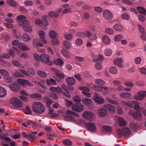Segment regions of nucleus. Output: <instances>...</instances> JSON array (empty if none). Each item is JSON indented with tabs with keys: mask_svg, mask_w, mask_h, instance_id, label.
<instances>
[{
	"mask_svg": "<svg viewBox=\"0 0 146 146\" xmlns=\"http://www.w3.org/2000/svg\"><path fill=\"white\" fill-rule=\"evenodd\" d=\"M32 109L34 112L41 114L45 111V108L41 102H36L32 105Z\"/></svg>",
	"mask_w": 146,
	"mask_h": 146,
	"instance_id": "nucleus-1",
	"label": "nucleus"
},
{
	"mask_svg": "<svg viewBox=\"0 0 146 146\" xmlns=\"http://www.w3.org/2000/svg\"><path fill=\"white\" fill-rule=\"evenodd\" d=\"M66 114L67 115L64 116V120L66 121H75V120L74 119V117L71 115H73L76 117H78L79 116V115L78 113L71 110L66 111Z\"/></svg>",
	"mask_w": 146,
	"mask_h": 146,
	"instance_id": "nucleus-2",
	"label": "nucleus"
},
{
	"mask_svg": "<svg viewBox=\"0 0 146 146\" xmlns=\"http://www.w3.org/2000/svg\"><path fill=\"white\" fill-rule=\"evenodd\" d=\"M17 18L19 21V24L20 26L24 27L29 25V22L26 19L25 17L22 15H20L17 16Z\"/></svg>",
	"mask_w": 146,
	"mask_h": 146,
	"instance_id": "nucleus-3",
	"label": "nucleus"
},
{
	"mask_svg": "<svg viewBox=\"0 0 146 146\" xmlns=\"http://www.w3.org/2000/svg\"><path fill=\"white\" fill-rule=\"evenodd\" d=\"M71 108L72 110L76 112H80L84 110V108L82 104L78 103L72 104L71 106Z\"/></svg>",
	"mask_w": 146,
	"mask_h": 146,
	"instance_id": "nucleus-4",
	"label": "nucleus"
},
{
	"mask_svg": "<svg viewBox=\"0 0 146 146\" xmlns=\"http://www.w3.org/2000/svg\"><path fill=\"white\" fill-rule=\"evenodd\" d=\"M40 59L43 62L48 65H51L52 63V62L49 60V56L46 54H41Z\"/></svg>",
	"mask_w": 146,
	"mask_h": 146,
	"instance_id": "nucleus-5",
	"label": "nucleus"
},
{
	"mask_svg": "<svg viewBox=\"0 0 146 146\" xmlns=\"http://www.w3.org/2000/svg\"><path fill=\"white\" fill-rule=\"evenodd\" d=\"M145 96H146V91H141L138 93L137 95H135L134 98L136 100L139 101L143 100Z\"/></svg>",
	"mask_w": 146,
	"mask_h": 146,
	"instance_id": "nucleus-6",
	"label": "nucleus"
},
{
	"mask_svg": "<svg viewBox=\"0 0 146 146\" xmlns=\"http://www.w3.org/2000/svg\"><path fill=\"white\" fill-rule=\"evenodd\" d=\"M105 108L104 106L103 107H101L97 110V114L100 117H104L106 116L108 111Z\"/></svg>",
	"mask_w": 146,
	"mask_h": 146,
	"instance_id": "nucleus-7",
	"label": "nucleus"
},
{
	"mask_svg": "<svg viewBox=\"0 0 146 146\" xmlns=\"http://www.w3.org/2000/svg\"><path fill=\"white\" fill-rule=\"evenodd\" d=\"M10 88L12 91L17 92L21 89L20 84L18 83H13L9 85Z\"/></svg>",
	"mask_w": 146,
	"mask_h": 146,
	"instance_id": "nucleus-8",
	"label": "nucleus"
},
{
	"mask_svg": "<svg viewBox=\"0 0 146 146\" xmlns=\"http://www.w3.org/2000/svg\"><path fill=\"white\" fill-rule=\"evenodd\" d=\"M17 81L23 86L28 85L30 87H32L33 86V83H30L29 81L25 79H18L17 80Z\"/></svg>",
	"mask_w": 146,
	"mask_h": 146,
	"instance_id": "nucleus-9",
	"label": "nucleus"
},
{
	"mask_svg": "<svg viewBox=\"0 0 146 146\" xmlns=\"http://www.w3.org/2000/svg\"><path fill=\"white\" fill-rule=\"evenodd\" d=\"M93 99L98 104H102L104 101V99L99 96L98 94L97 93H95Z\"/></svg>",
	"mask_w": 146,
	"mask_h": 146,
	"instance_id": "nucleus-10",
	"label": "nucleus"
},
{
	"mask_svg": "<svg viewBox=\"0 0 146 146\" xmlns=\"http://www.w3.org/2000/svg\"><path fill=\"white\" fill-rule=\"evenodd\" d=\"M87 129L91 132H94L96 130V127L95 125L92 123L88 122L86 123Z\"/></svg>",
	"mask_w": 146,
	"mask_h": 146,
	"instance_id": "nucleus-11",
	"label": "nucleus"
},
{
	"mask_svg": "<svg viewBox=\"0 0 146 146\" xmlns=\"http://www.w3.org/2000/svg\"><path fill=\"white\" fill-rule=\"evenodd\" d=\"M86 36L88 37L89 39L91 40H94L97 38L96 35L94 33H91L89 31H86Z\"/></svg>",
	"mask_w": 146,
	"mask_h": 146,
	"instance_id": "nucleus-12",
	"label": "nucleus"
},
{
	"mask_svg": "<svg viewBox=\"0 0 146 146\" xmlns=\"http://www.w3.org/2000/svg\"><path fill=\"white\" fill-rule=\"evenodd\" d=\"M104 18L107 20L111 19L113 17L112 14L108 10H105L103 12Z\"/></svg>",
	"mask_w": 146,
	"mask_h": 146,
	"instance_id": "nucleus-13",
	"label": "nucleus"
},
{
	"mask_svg": "<svg viewBox=\"0 0 146 146\" xmlns=\"http://www.w3.org/2000/svg\"><path fill=\"white\" fill-rule=\"evenodd\" d=\"M120 96L122 98H125L126 99H130L131 97V95L128 92H122L119 94Z\"/></svg>",
	"mask_w": 146,
	"mask_h": 146,
	"instance_id": "nucleus-14",
	"label": "nucleus"
},
{
	"mask_svg": "<svg viewBox=\"0 0 146 146\" xmlns=\"http://www.w3.org/2000/svg\"><path fill=\"white\" fill-rule=\"evenodd\" d=\"M66 82L68 84L74 85L76 84L75 79L72 77H68L66 79Z\"/></svg>",
	"mask_w": 146,
	"mask_h": 146,
	"instance_id": "nucleus-15",
	"label": "nucleus"
},
{
	"mask_svg": "<svg viewBox=\"0 0 146 146\" xmlns=\"http://www.w3.org/2000/svg\"><path fill=\"white\" fill-rule=\"evenodd\" d=\"M55 74L57 76L56 80L58 82H61L62 81V79L64 78V74L58 72H56Z\"/></svg>",
	"mask_w": 146,
	"mask_h": 146,
	"instance_id": "nucleus-16",
	"label": "nucleus"
},
{
	"mask_svg": "<svg viewBox=\"0 0 146 146\" xmlns=\"http://www.w3.org/2000/svg\"><path fill=\"white\" fill-rule=\"evenodd\" d=\"M122 58H118L114 60L113 62L115 64H116L119 67H122Z\"/></svg>",
	"mask_w": 146,
	"mask_h": 146,
	"instance_id": "nucleus-17",
	"label": "nucleus"
},
{
	"mask_svg": "<svg viewBox=\"0 0 146 146\" xmlns=\"http://www.w3.org/2000/svg\"><path fill=\"white\" fill-rule=\"evenodd\" d=\"M104 106L110 112L113 113L115 111V107L113 105L110 104H105Z\"/></svg>",
	"mask_w": 146,
	"mask_h": 146,
	"instance_id": "nucleus-18",
	"label": "nucleus"
},
{
	"mask_svg": "<svg viewBox=\"0 0 146 146\" xmlns=\"http://www.w3.org/2000/svg\"><path fill=\"white\" fill-rule=\"evenodd\" d=\"M46 82L47 85L49 86H51L53 85L57 84L56 80L52 78H50L49 79H46Z\"/></svg>",
	"mask_w": 146,
	"mask_h": 146,
	"instance_id": "nucleus-19",
	"label": "nucleus"
},
{
	"mask_svg": "<svg viewBox=\"0 0 146 146\" xmlns=\"http://www.w3.org/2000/svg\"><path fill=\"white\" fill-rule=\"evenodd\" d=\"M122 134L124 135L127 138L128 137H127V135H130V131L129 128L127 127H125L123 128L122 130Z\"/></svg>",
	"mask_w": 146,
	"mask_h": 146,
	"instance_id": "nucleus-20",
	"label": "nucleus"
},
{
	"mask_svg": "<svg viewBox=\"0 0 146 146\" xmlns=\"http://www.w3.org/2000/svg\"><path fill=\"white\" fill-rule=\"evenodd\" d=\"M45 102L46 103V106L47 107H50L53 101L47 96H45L44 98Z\"/></svg>",
	"mask_w": 146,
	"mask_h": 146,
	"instance_id": "nucleus-21",
	"label": "nucleus"
},
{
	"mask_svg": "<svg viewBox=\"0 0 146 146\" xmlns=\"http://www.w3.org/2000/svg\"><path fill=\"white\" fill-rule=\"evenodd\" d=\"M61 52L63 56L66 58H70V56L68 50L65 49H63L61 50Z\"/></svg>",
	"mask_w": 146,
	"mask_h": 146,
	"instance_id": "nucleus-22",
	"label": "nucleus"
},
{
	"mask_svg": "<svg viewBox=\"0 0 146 146\" xmlns=\"http://www.w3.org/2000/svg\"><path fill=\"white\" fill-rule=\"evenodd\" d=\"M133 117L134 118L136 119H139L142 118V113L138 111L136 112H134L133 114Z\"/></svg>",
	"mask_w": 146,
	"mask_h": 146,
	"instance_id": "nucleus-23",
	"label": "nucleus"
},
{
	"mask_svg": "<svg viewBox=\"0 0 146 146\" xmlns=\"http://www.w3.org/2000/svg\"><path fill=\"white\" fill-rule=\"evenodd\" d=\"M48 18V16L47 15L44 16L42 18V24L45 26H46L48 25L49 23L47 20V19Z\"/></svg>",
	"mask_w": 146,
	"mask_h": 146,
	"instance_id": "nucleus-24",
	"label": "nucleus"
},
{
	"mask_svg": "<svg viewBox=\"0 0 146 146\" xmlns=\"http://www.w3.org/2000/svg\"><path fill=\"white\" fill-rule=\"evenodd\" d=\"M50 90L53 92H56L57 93L60 94L62 92L61 88L59 87H51L50 88Z\"/></svg>",
	"mask_w": 146,
	"mask_h": 146,
	"instance_id": "nucleus-25",
	"label": "nucleus"
},
{
	"mask_svg": "<svg viewBox=\"0 0 146 146\" xmlns=\"http://www.w3.org/2000/svg\"><path fill=\"white\" fill-rule=\"evenodd\" d=\"M49 37L52 39L56 38L58 35L55 31L54 30L50 31L49 33Z\"/></svg>",
	"mask_w": 146,
	"mask_h": 146,
	"instance_id": "nucleus-26",
	"label": "nucleus"
},
{
	"mask_svg": "<svg viewBox=\"0 0 146 146\" xmlns=\"http://www.w3.org/2000/svg\"><path fill=\"white\" fill-rule=\"evenodd\" d=\"M37 134V132L36 131L32 132L31 134H28L29 136L28 140L29 141L34 140L36 138L35 135Z\"/></svg>",
	"mask_w": 146,
	"mask_h": 146,
	"instance_id": "nucleus-27",
	"label": "nucleus"
},
{
	"mask_svg": "<svg viewBox=\"0 0 146 146\" xmlns=\"http://www.w3.org/2000/svg\"><path fill=\"white\" fill-rule=\"evenodd\" d=\"M137 9L140 13L146 15V10L143 7L141 6L138 7H137Z\"/></svg>",
	"mask_w": 146,
	"mask_h": 146,
	"instance_id": "nucleus-28",
	"label": "nucleus"
},
{
	"mask_svg": "<svg viewBox=\"0 0 146 146\" xmlns=\"http://www.w3.org/2000/svg\"><path fill=\"white\" fill-rule=\"evenodd\" d=\"M139 125L135 123L132 122L130 125V128L133 131H135L136 129L139 127Z\"/></svg>",
	"mask_w": 146,
	"mask_h": 146,
	"instance_id": "nucleus-29",
	"label": "nucleus"
},
{
	"mask_svg": "<svg viewBox=\"0 0 146 146\" xmlns=\"http://www.w3.org/2000/svg\"><path fill=\"white\" fill-rule=\"evenodd\" d=\"M82 101L84 104L87 105L91 104L92 102L91 99L87 98L82 99Z\"/></svg>",
	"mask_w": 146,
	"mask_h": 146,
	"instance_id": "nucleus-30",
	"label": "nucleus"
},
{
	"mask_svg": "<svg viewBox=\"0 0 146 146\" xmlns=\"http://www.w3.org/2000/svg\"><path fill=\"white\" fill-rule=\"evenodd\" d=\"M30 97L31 98H36L39 100H40L42 98L41 95L38 93H35L31 95Z\"/></svg>",
	"mask_w": 146,
	"mask_h": 146,
	"instance_id": "nucleus-31",
	"label": "nucleus"
},
{
	"mask_svg": "<svg viewBox=\"0 0 146 146\" xmlns=\"http://www.w3.org/2000/svg\"><path fill=\"white\" fill-rule=\"evenodd\" d=\"M36 73L37 74H38L42 78H45L47 76V74L46 73L41 70H38L36 72Z\"/></svg>",
	"mask_w": 146,
	"mask_h": 146,
	"instance_id": "nucleus-32",
	"label": "nucleus"
},
{
	"mask_svg": "<svg viewBox=\"0 0 146 146\" xmlns=\"http://www.w3.org/2000/svg\"><path fill=\"white\" fill-rule=\"evenodd\" d=\"M7 2L8 5L13 7H16L17 5L16 2L13 0H7Z\"/></svg>",
	"mask_w": 146,
	"mask_h": 146,
	"instance_id": "nucleus-33",
	"label": "nucleus"
},
{
	"mask_svg": "<svg viewBox=\"0 0 146 146\" xmlns=\"http://www.w3.org/2000/svg\"><path fill=\"white\" fill-rule=\"evenodd\" d=\"M119 125L121 126H124L126 125V122L125 120L121 117L119 118Z\"/></svg>",
	"mask_w": 146,
	"mask_h": 146,
	"instance_id": "nucleus-34",
	"label": "nucleus"
},
{
	"mask_svg": "<svg viewBox=\"0 0 146 146\" xmlns=\"http://www.w3.org/2000/svg\"><path fill=\"white\" fill-rule=\"evenodd\" d=\"M6 94V92L5 90L3 87L0 86V97H3Z\"/></svg>",
	"mask_w": 146,
	"mask_h": 146,
	"instance_id": "nucleus-35",
	"label": "nucleus"
},
{
	"mask_svg": "<svg viewBox=\"0 0 146 146\" xmlns=\"http://www.w3.org/2000/svg\"><path fill=\"white\" fill-rule=\"evenodd\" d=\"M63 44L65 48L66 49H70L71 48V44L68 41H64L63 42Z\"/></svg>",
	"mask_w": 146,
	"mask_h": 146,
	"instance_id": "nucleus-36",
	"label": "nucleus"
},
{
	"mask_svg": "<svg viewBox=\"0 0 146 146\" xmlns=\"http://www.w3.org/2000/svg\"><path fill=\"white\" fill-rule=\"evenodd\" d=\"M92 112L88 111H85L82 114L83 118L87 119L90 114H92Z\"/></svg>",
	"mask_w": 146,
	"mask_h": 146,
	"instance_id": "nucleus-37",
	"label": "nucleus"
},
{
	"mask_svg": "<svg viewBox=\"0 0 146 146\" xmlns=\"http://www.w3.org/2000/svg\"><path fill=\"white\" fill-rule=\"evenodd\" d=\"M102 129H103L104 131L109 133L111 132L112 131L111 127L110 126L107 125L103 126Z\"/></svg>",
	"mask_w": 146,
	"mask_h": 146,
	"instance_id": "nucleus-38",
	"label": "nucleus"
},
{
	"mask_svg": "<svg viewBox=\"0 0 146 146\" xmlns=\"http://www.w3.org/2000/svg\"><path fill=\"white\" fill-rule=\"evenodd\" d=\"M73 99L76 104L80 103L81 102L80 97V96L76 95L73 97Z\"/></svg>",
	"mask_w": 146,
	"mask_h": 146,
	"instance_id": "nucleus-39",
	"label": "nucleus"
},
{
	"mask_svg": "<svg viewBox=\"0 0 146 146\" xmlns=\"http://www.w3.org/2000/svg\"><path fill=\"white\" fill-rule=\"evenodd\" d=\"M103 59L104 58L103 56L100 54L96 58H94L93 59V61L95 62L100 61L102 62L103 60Z\"/></svg>",
	"mask_w": 146,
	"mask_h": 146,
	"instance_id": "nucleus-40",
	"label": "nucleus"
},
{
	"mask_svg": "<svg viewBox=\"0 0 146 146\" xmlns=\"http://www.w3.org/2000/svg\"><path fill=\"white\" fill-rule=\"evenodd\" d=\"M5 135V134H1L0 135V139H3V140L7 142H9L11 141L12 140L9 137H4Z\"/></svg>",
	"mask_w": 146,
	"mask_h": 146,
	"instance_id": "nucleus-41",
	"label": "nucleus"
},
{
	"mask_svg": "<svg viewBox=\"0 0 146 146\" xmlns=\"http://www.w3.org/2000/svg\"><path fill=\"white\" fill-rule=\"evenodd\" d=\"M48 15L51 18H52L54 17L57 18L59 16V14L55 13L53 11H51L49 12Z\"/></svg>",
	"mask_w": 146,
	"mask_h": 146,
	"instance_id": "nucleus-42",
	"label": "nucleus"
},
{
	"mask_svg": "<svg viewBox=\"0 0 146 146\" xmlns=\"http://www.w3.org/2000/svg\"><path fill=\"white\" fill-rule=\"evenodd\" d=\"M92 89L97 92H101L103 90L102 87H99L97 86H93L92 87Z\"/></svg>",
	"mask_w": 146,
	"mask_h": 146,
	"instance_id": "nucleus-43",
	"label": "nucleus"
},
{
	"mask_svg": "<svg viewBox=\"0 0 146 146\" xmlns=\"http://www.w3.org/2000/svg\"><path fill=\"white\" fill-rule=\"evenodd\" d=\"M113 28L115 30L120 31L122 29V26L119 24H117L114 26Z\"/></svg>",
	"mask_w": 146,
	"mask_h": 146,
	"instance_id": "nucleus-44",
	"label": "nucleus"
},
{
	"mask_svg": "<svg viewBox=\"0 0 146 146\" xmlns=\"http://www.w3.org/2000/svg\"><path fill=\"white\" fill-rule=\"evenodd\" d=\"M96 84L99 86H101L104 85L105 82L103 80L101 79H98L95 81Z\"/></svg>",
	"mask_w": 146,
	"mask_h": 146,
	"instance_id": "nucleus-45",
	"label": "nucleus"
},
{
	"mask_svg": "<svg viewBox=\"0 0 146 146\" xmlns=\"http://www.w3.org/2000/svg\"><path fill=\"white\" fill-rule=\"evenodd\" d=\"M23 105V104L22 102L20 100L18 99V100L17 102L16 103V104H15V106L16 108H21Z\"/></svg>",
	"mask_w": 146,
	"mask_h": 146,
	"instance_id": "nucleus-46",
	"label": "nucleus"
},
{
	"mask_svg": "<svg viewBox=\"0 0 146 146\" xmlns=\"http://www.w3.org/2000/svg\"><path fill=\"white\" fill-rule=\"evenodd\" d=\"M123 38V35L121 34H120L115 36L114 39L115 41L119 42L121 39H122Z\"/></svg>",
	"mask_w": 146,
	"mask_h": 146,
	"instance_id": "nucleus-47",
	"label": "nucleus"
},
{
	"mask_svg": "<svg viewBox=\"0 0 146 146\" xmlns=\"http://www.w3.org/2000/svg\"><path fill=\"white\" fill-rule=\"evenodd\" d=\"M0 73L1 74H2L4 76V77H6L9 75L8 72L7 71V70L5 69H0Z\"/></svg>",
	"mask_w": 146,
	"mask_h": 146,
	"instance_id": "nucleus-48",
	"label": "nucleus"
},
{
	"mask_svg": "<svg viewBox=\"0 0 146 146\" xmlns=\"http://www.w3.org/2000/svg\"><path fill=\"white\" fill-rule=\"evenodd\" d=\"M103 41L106 44H109L110 42L109 38L106 36H103Z\"/></svg>",
	"mask_w": 146,
	"mask_h": 146,
	"instance_id": "nucleus-49",
	"label": "nucleus"
},
{
	"mask_svg": "<svg viewBox=\"0 0 146 146\" xmlns=\"http://www.w3.org/2000/svg\"><path fill=\"white\" fill-rule=\"evenodd\" d=\"M23 40L25 42L29 41L31 39L30 37L26 34H25L23 35Z\"/></svg>",
	"mask_w": 146,
	"mask_h": 146,
	"instance_id": "nucleus-50",
	"label": "nucleus"
},
{
	"mask_svg": "<svg viewBox=\"0 0 146 146\" xmlns=\"http://www.w3.org/2000/svg\"><path fill=\"white\" fill-rule=\"evenodd\" d=\"M24 112L26 114H31L32 111L30 107L29 106H27Z\"/></svg>",
	"mask_w": 146,
	"mask_h": 146,
	"instance_id": "nucleus-51",
	"label": "nucleus"
},
{
	"mask_svg": "<svg viewBox=\"0 0 146 146\" xmlns=\"http://www.w3.org/2000/svg\"><path fill=\"white\" fill-rule=\"evenodd\" d=\"M63 143L65 145H71L72 144V142L68 139H66L63 140Z\"/></svg>",
	"mask_w": 146,
	"mask_h": 146,
	"instance_id": "nucleus-52",
	"label": "nucleus"
},
{
	"mask_svg": "<svg viewBox=\"0 0 146 146\" xmlns=\"http://www.w3.org/2000/svg\"><path fill=\"white\" fill-rule=\"evenodd\" d=\"M76 36L80 38H82L86 36V31L85 32H79L77 33Z\"/></svg>",
	"mask_w": 146,
	"mask_h": 146,
	"instance_id": "nucleus-53",
	"label": "nucleus"
},
{
	"mask_svg": "<svg viewBox=\"0 0 146 146\" xmlns=\"http://www.w3.org/2000/svg\"><path fill=\"white\" fill-rule=\"evenodd\" d=\"M54 63L56 65H59L60 66H62L63 62L60 59L58 58L57 60H55L54 61Z\"/></svg>",
	"mask_w": 146,
	"mask_h": 146,
	"instance_id": "nucleus-54",
	"label": "nucleus"
},
{
	"mask_svg": "<svg viewBox=\"0 0 146 146\" xmlns=\"http://www.w3.org/2000/svg\"><path fill=\"white\" fill-rule=\"evenodd\" d=\"M19 10L23 13H26L28 12V10L23 6L20 7Z\"/></svg>",
	"mask_w": 146,
	"mask_h": 146,
	"instance_id": "nucleus-55",
	"label": "nucleus"
},
{
	"mask_svg": "<svg viewBox=\"0 0 146 146\" xmlns=\"http://www.w3.org/2000/svg\"><path fill=\"white\" fill-rule=\"evenodd\" d=\"M4 79L5 80V81L7 83H11L12 81V78L8 76L6 77H4Z\"/></svg>",
	"mask_w": 146,
	"mask_h": 146,
	"instance_id": "nucleus-56",
	"label": "nucleus"
},
{
	"mask_svg": "<svg viewBox=\"0 0 146 146\" xmlns=\"http://www.w3.org/2000/svg\"><path fill=\"white\" fill-rule=\"evenodd\" d=\"M109 71L110 73L113 74H115L117 72V69L114 67H111L109 69Z\"/></svg>",
	"mask_w": 146,
	"mask_h": 146,
	"instance_id": "nucleus-57",
	"label": "nucleus"
},
{
	"mask_svg": "<svg viewBox=\"0 0 146 146\" xmlns=\"http://www.w3.org/2000/svg\"><path fill=\"white\" fill-rule=\"evenodd\" d=\"M18 99L16 98H11L10 100L11 103L14 106L15 105L17 102L18 100Z\"/></svg>",
	"mask_w": 146,
	"mask_h": 146,
	"instance_id": "nucleus-58",
	"label": "nucleus"
},
{
	"mask_svg": "<svg viewBox=\"0 0 146 146\" xmlns=\"http://www.w3.org/2000/svg\"><path fill=\"white\" fill-rule=\"evenodd\" d=\"M134 109L135 110H137L138 111L141 110V108L138 104V102L135 101V104H134Z\"/></svg>",
	"mask_w": 146,
	"mask_h": 146,
	"instance_id": "nucleus-59",
	"label": "nucleus"
},
{
	"mask_svg": "<svg viewBox=\"0 0 146 146\" xmlns=\"http://www.w3.org/2000/svg\"><path fill=\"white\" fill-rule=\"evenodd\" d=\"M95 119V115L94 113L92 112V114H90V115L89 116L87 120L90 121H93Z\"/></svg>",
	"mask_w": 146,
	"mask_h": 146,
	"instance_id": "nucleus-60",
	"label": "nucleus"
},
{
	"mask_svg": "<svg viewBox=\"0 0 146 146\" xmlns=\"http://www.w3.org/2000/svg\"><path fill=\"white\" fill-rule=\"evenodd\" d=\"M103 89L104 90V91L103 90L102 91L103 92V94L106 95L108 93L109 91L108 87L106 86L102 87V89Z\"/></svg>",
	"mask_w": 146,
	"mask_h": 146,
	"instance_id": "nucleus-61",
	"label": "nucleus"
},
{
	"mask_svg": "<svg viewBox=\"0 0 146 146\" xmlns=\"http://www.w3.org/2000/svg\"><path fill=\"white\" fill-rule=\"evenodd\" d=\"M24 29L25 31L27 32H31L32 31V29L31 27L28 26L24 27Z\"/></svg>",
	"mask_w": 146,
	"mask_h": 146,
	"instance_id": "nucleus-62",
	"label": "nucleus"
},
{
	"mask_svg": "<svg viewBox=\"0 0 146 146\" xmlns=\"http://www.w3.org/2000/svg\"><path fill=\"white\" fill-rule=\"evenodd\" d=\"M52 44L54 45H57L59 44V41L58 39L55 38L52 39Z\"/></svg>",
	"mask_w": 146,
	"mask_h": 146,
	"instance_id": "nucleus-63",
	"label": "nucleus"
},
{
	"mask_svg": "<svg viewBox=\"0 0 146 146\" xmlns=\"http://www.w3.org/2000/svg\"><path fill=\"white\" fill-rule=\"evenodd\" d=\"M105 32L111 35L113 34V30L110 29V28H107L105 29Z\"/></svg>",
	"mask_w": 146,
	"mask_h": 146,
	"instance_id": "nucleus-64",
	"label": "nucleus"
}]
</instances>
